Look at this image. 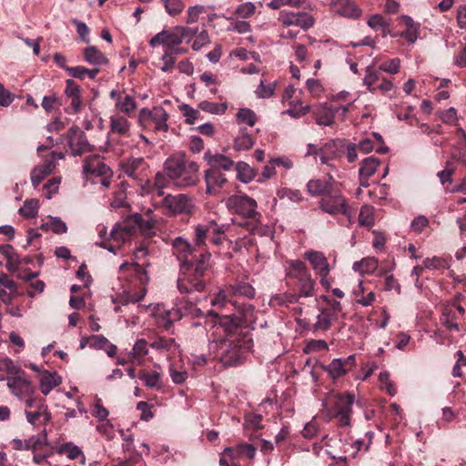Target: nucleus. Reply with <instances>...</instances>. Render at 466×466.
Returning <instances> with one entry per match:
<instances>
[{"label": "nucleus", "mask_w": 466, "mask_h": 466, "mask_svg": "<svg viewBox=\"0 0 466 466\" xmlns=\"http://www.w3.org/2000/svg\"><path fill=\"white\" fill-rule=\"evenodd\" d=\"M207 313L218 318L211 334L214 338L209 342V351L215 358L219 359L224 366L240 364L251 348L250 335L239 330L238 322L235 318L231 316L218 318V315L212 310H208Z\"/></svg>", "instance_id": "1"}, {"label": "nucleus", "mask_w": 466, "mask_h": 466, "mask_svg": "<svg viewBox=\"0 0 466 466\" xmlns=\"http://www.w3.org/2000/svg\"><path fill=\"white\" fill-rule=\"evenodd\" d=\"M119 271L122 276L128 275L130 286L112 298V302L116 304L114 310L116 313L122 312V306L141 301L147 293V284L149 280L146 269L137 263H123L119 267Z\"/></svg>", "instance_id": "2"}, {"label": "nucleus", "mask_w": 466, "mask_h": 466, "mask_svg": "<svg viewBox=\"0 0 466 466\" xmlns=\"http://www.w3.org/2000/svg\"><path fill=\"white\" fill-rule=\"evenodd\" d=\"M211 255L208 252L201 253L197 263H184L180 265V275L177 279V289L181 293L189 294L194 291L201 292L205 289V272L208 269Z\"/></svg>", "instance_id": "3"}, {"label": "nucleus", "mask_w": 466, "mask_h": 466, "mask_svg": "<svg viewBox=\"0 0 466 466\" xmlns=\"http://www.w3.org/2000/svg\"><path fill=\"white\" fill-rule=\"evenodd\" d=\"M286 284L291 291L302 298L315 296L316 281L311 277L306 264L299 259L286 262Z\"/></svg>", "instance_id": "4"}, {"label": "nucleus", "mask_w": 466, "mask_h": 466, "mask_svg": "<svg viewBox=\"0 0 466 466\" xmlns=\"http://www.w3.org/2000/svg\"><path fill=\"white\" fill-rule=\"evenodd\" d=\"M165 169L169 179L179 187L193 186L198 180V164L184 156L167 159Z\"/></svg>", "instance_id": "5"}, {"label": "nucleus", "mask_w": 466, "mask_h": 466, "mask_svg": "<svg viewBox=\"0 0 466 466\" xmlns=\"http://www.w3.org/2000/svg\"><path fill=\"white\" fill-rule=\"evenodd\" d=\"M354 402L355 395L353 393L333 394L330 404L326 409L328 418L329 420H336L337 425L340 428H350L352 405Z\"/></svg>", "instance_id": "6"}, {"label": "nucleus", "mask_w": 466, "mask_h": 466, "mask_svg": "<svg viewBox=\"0 0 466 466\" xmlns=\"http://www.w3.org/2000/svg\"><path fill=\"white\" fill-rule=\"evenodd\" d=\"M83 173L93 184L109 187L113 172L98 155H92L84 160Z\"/></svg>", "instance_id": "7"}, {"label": "nucleus", "mask_w": 466, "mask_h": 466, "mask_svg": "<svg viewBox=\"0 0 466 466\" xmlns=\"http://www.w3.org/2000/svg\"><path fill=\"white\" fill-rule=\"evenodd\" d=\"M318 206L322 212L331 216L343 215L349 218L352 217V209L340 187L321 198Z\"/></svg>", "instance_id": "8"}, {"label": "nucleus", "mask_w": 466, "mask_h": 466, "mask_svg": "<svg viewBox=\"0 0 466 466\" xmlns=\"http://www.w3.org/2000/svg\"><path fill=\"white\" fill-rule=\"evenodd\" d=\"M225 203L230 213L239 215L255 222H258L260 218V214L257 211V201L247 195L230 196L226 199Z\"/></svg>", "instance_id": "9"}, {"label": "nucleus", "mask_w": 466, "mask_h": 466, "mask_svg": "<svg viewBox=\"0 0 466 466\" xmlns=\"http://www.w3.org/2000/svg\"><path fill=\"white\" fill-rule=\"evenodd\" d=\"M168 114L162 106L142 108L138 114V124L144 129L166 132L168 129Z\"/></svg>", "instance_id": "10"}, {"label": "nucleus", "mask_w": 466, "mask_h": 466, "mask_svg": "<svg viewBox=\"0 0 466 466\" xmlns=\"http://www.w3.org/2000/svg\"><path fill=\"white\" fill-rule=\"evenodd\" d=\"M152 316L158 327L167 330L174 322L182 319L183 312L182 308L168 309L164 304H157L153 308Z\"/></svg>", "instance_id": "11"}, {"label": "nucleus", "mask_w": 466, "mask_h": 466, "mask_svg": "<svg viewBox=\"0 0 466 466\" xmlns=\"http://www.w3.org/2000/svg\"><path fill=\"white\" fill-rule=\"evenodd\" d=\"M340 186V183L330 174H327L324 178L310 179L307 183V191L312 197L321 196L323 198L331 191H335L336 187Z\"/></svg>", "instance_id": "12"}, {"label": "nucleus", "mask_w": 466, "mask_h": 466, "mask_svg": "<svg viewBox=\"0 0 466 466\" xmlns=\"http://www.w3.org/2000/svg\"><path fill=\"white\" fill-rule=\"evenodd\" d=\"M163 206L167 209V215L188 214L192 209L191 199L184 194L166 196Z\"/></svg>", "instance_id": "13"}, {"label": "nucleus", "mask_w": 466, "mask_h": 466, "mask_svg": "<svg viewBox=\"0 0 466 466\" xmlns=\"http://www.w3.org/2000/svg\"><path fill=\"white\" fill-rule=\"evenodd\" d=\"M173 254L180 261V265L184 263H197L195 248L187 239L182 237H177L170 240Z\"/></svg>", "instance_id": "14"}, {"label": "nucleus", "mask_w": 466, "mask_h": 466, "mask_svg": "<svg viewBox=\"0 0 466 466\" xmlns=\"http://www.w3.org/2000/svg\"><path fill=\"white\" fill-rule=\"evenodd\" d=\"M278 20L286 26H298L307 30L313 26V17L305 12H287L281 11L279 15Z\"/></svg>", "instance_id": "15"}, {"label": "nucleus", "mask_w": 466, "mask_h": 466, "mask_svg": "<svg viewBox=\"0 0 466 466\" xmlns=\"http://www.w3.org/2000/svg\"><path fill=\"white\" fill-rule=\"evenodd\" d=\"M66 138L73 156H78L89 150L90 145L86 135L78 127H71Z\"/></svg>", "instance_id": "16"}, {"label": "nucleus", "mask_w": 466, "mask_h": 466, "mask_svg": "<svg viewBox=\"0 0 466 466\" xmlns=\"http://www.w3.org/2000/svg\"><path fill=\"white\" fill-rule=\"evenodd\" d=\"M183 42L182 35L178 30V26L168 30H163L151 38L149 44L151 46H164L166 49L179 46Z\"/></svg>", "instance_id": "17"}, {"label": "nucleus", "mask_w": 466, "mask_h": 466, "mask_svg": "<svg viewBox=\"0 0 466 466\" xmlns=\"http://www.w3.org/2000/svg\"><path fill=\"white\" fill-rule=\"evenodd\" d=\"M7 386L13 395L19 400H24L33 395L35 389L32 383L25 376H15L7 379Z\"/></svg>", "instance_id": "18"}, {"label": "nucleus", "mask_w": 466, "mask_h": 466, "mask_svg": "<svg viewBox=\"0 0 466 466\" xmlns=\"http://www.w3.org/2000/svg\"><path fill=\"white\" fill-rule=\"evenodd\" d=\"M66 96L70 99V106L66 111L70 114H77L82 108V96L80 86L72 79L66 82Z\"/></svg>", "instance_id": "19"}, {"label": "nucleus", "mask_w": 466, "mask_h": 466, "mask_svg": "<svg viewBox=\"0 0 466 466\" xmlns=\"http://www.w3.org/2000/svg\"><path fill=\"white\" fill-rule=\"evenodd\" d=\"M205 181L207 184V193L216 195L222 188L227 179L219 170L209 168L206 171Z\"/></svg>", "instance_id": "20"}, {"label": "nucleus", "mask_w": 466, "mask_h": 466, "mask_svg": "<svg viewBox=\"0 0 466 466\" xmlns=\"http://www.w3.org/2000/svg\"><path fill=\"white\" fill-rule=\"evenodd\" d=\"M332 9L339 15L348 18H358L361 15V10L351 0H335Z\"/></svg>", "instance_id": "21"}, {"label": "nucleus", "mask_w": 466, "mask_h": 466, "mask_svg": "<svg viewBox=\"0 0 466 466\" xmlns=\"http://www.w3.org/2000/svg\"><path fill=\"white\" fill-rule=\"evenodd\" d=\"M304 257L309 261L312 268L318 275L321 273L329 274L330 266L322 252L310 250L305 252Z\"/></svg>", "instance_id": "22"}, {"label": "nucleus", "mask_w": 466, "mask_h": 466, "mask_svg": "<svg viewBox=\"0 0 466 466\" xmlns=\"http://www.w3.org/2000/svg\"><path fill=\"white\" fill-rule=\"evenodd\" d=\"M56 167V164L53 159H46L43 164L35 167L31 172V182L34 187H37L39 184L54 171Z\"/></svg>", "instance_id": "23"}, {"label": "nucleus", "mask_w": 466, "mask_h": 466, "mask_svg": "<svg viewBox=\"0 0 466 466\" xmlns=\"http://www.w3.org/2000/svg\"><path fill=\"white\" fill-rule=\"evenodd\" d=\"M205 160L210 166V168H215L217 170H230L234 162L228 157L221 154H211L210 152H206L204 155Z\"/></svg>", "instance_id": "24"}, {"label": "nucleus", "mask_w": 466, "mask_h": 466, "mask_svg": "<svg viewBox=\"0 0 466 466\" xmlns=\"http://www.w3.org/2000/svg\"><path fill=\"white\" fill-rule=\"evenodd\" d=\"M25 413L27 421L32 425H35L38 422H46L50 420V414L45 402H38V406L35 410H25Z\"/></svg>", "instance_id": "25"}, {"label": "nucleus", "mask_w": 466, "mask_h": 466, "mask_svg": "<svg viewBox=\"0 0 466 466\" xmlns=\"http://www.w3.org/2000/svg\"><path fill=\"white\" fill-rule=\"evenodd\" d=\"M151 349L161 354H169L174 352L177 344L173 338L157 337L149 343Z\"/></svg>", "instance_id": "26"}, {"label": "nucleus", "mask_w": 466, "mask_h": 466, "mask_svg": "<svg viewBox=\"0 0 466 466\" xmlns=\"http://www.w3.org/2000/svg\"><path fill=\"white\" fill-rule=\"evenodd\" d=\"M337 109H332L326 106H319L314 110L316 123L319 126L329 127L334 123Z\"/></svg>", "instance_id": "27"}, {"label": "nucleus", "mask_w": 466, "mask_h": 466, "mask_svg": "<svg viewBox=\"0 0 466 466\" xmlns=\"http://www.w3.org/2000/svg\"><path fill=\"white\" fill-rule=\"evenodd\" d=\"M61 377L56 372H44L40 377V390L44 395H47L50 391L61 383Z\"/></svg>", "instance_id": "28"}, {"label": "nucleus", "mask_w": 466, "mask_h": 466, "mask_svg": "<svg viewBox=\"0 0 466 466\" xmlns=\"http://www.w3.org/2000/svg\"><path fill=\"white\" fill-rule=\"evenodd\" d=\"M254 139L247 128L240 127L238 133L234 138L233 147L235 150L243 151L251 148L254 145Z\"/></svg>", "instance_id": "29"}, {"label": "nucleus", "mask_w": 466, "mask_h": 466, "mask_svg": "<svg viewBox=\"0 0 466 466\" xmlns=\"http://www.w3.org/2000/svg\"><path fill=\"white\" fill-rule=\"evenodd\" d=\"M400 19L404 22L406 30L398 34V35L405 38L410 44H414L419 35V25H416L412 18L408 15H401Z\"/></svg>", "instance_id": "30"}, {"label": "nucleus", "mask_w": 466, "mask_h": 466, "mask_svg": "<svg viewBox=\"0 0 466 466\" xmlns=\"http://www.w3.org/2000/svg\"><path fill=\"white\" fill-rule=\"evenodd\" d=\"M149 348L150 346L146 339H137L129 352L131 361L138 365L142 364L144 357L149 352Z\"/></svg>", "instance_id": "31"}, {"label": "nucleus", "mask_w": 466, "mask_h": 466, "mask_svg": "<svg viewBox=\"0 0 466 466\" xmlns=\"http://www.w3.org/2000/svg\"><path fill=\"white\" fill-rule=\"evenodd\" d=\"M83 55L85 60L90 65L102 66L108 63V59L104 53L94 46L85 48Z\"/></svg>", "instance_id": "32"}, {"label": "nucleus", "mask_w": 466, "mask_h": 466, "mask_svg": "<svg viewBox=\"0 0 466 466\" xmlns=\"http://www.w3.org/2000/svg\"><path fill=\"white\" fill-rule=\"evenodd\" d=\"M110 129L114 134L128 136L130 130V123L123 116H112L110 117Z\"/></svg>", "instance_id": "33"}, {"label": "nucleus", "mask_w": 466, "mask_h": 466, "mask_svg": "<svg viewBox=\"0 0 466 466\" xmlns=\"http://www.w3.org/2000/svg\"><path fill=\"white\" fill-rule=\"evenodd\" d=\"M145 166L143 157H132L123 165V172L134 179L139 178V169Z\"/></svg>", "instance_id": "34"}, {"label": "nucleus", "mask_w": 466, "mask_h": 466, "mask_svg": "<svg viewBox=\"0 0 466 466\" xmlns=\"http://www.w3.org/2000/svg\"><path fill=\"white\" fill-rule=\"evenodd\" d=\"M378 265V260L374 257H368L354 262L352 268L360 274H372L377 269Z\"/></svg>", "instance_id": "35"}, {"label": "nucleus", "mask_w": 466, "mask_h": 466, "mask_svg": "<svg viewBox=\"0 0 466 466\" xmlns=\"http://www.w3.org/2000/svg\"><path fill=\"white\" fill-rule=\"evenodd\" d=\"M336 316H334V312L330 309H322L319 314L317 316V320L314 324L315 330H328L333 320L336 319Z\"/></svg>", "instance_id": "36"}, {"label": "nucleus", "mask_w": 466, "mask_h": 466, "mask_svg": "<svg viewBox=\"0 0 466 466\" xmlns=\"http://www.w3.org/2000/svg\"><path fill=\"white\" fill-rule=\"evenodd\" d=\"M41 228L56 234H64L67 231L66 224L60 218L53 216H48V221L43 223Z\"/></svg>", "instance_id": "37"}, {"label": "nucleus", "mask_w": 466, "mask_h": 466, "mask_svg": "<svg viewBox=\"0 0 466 466\" xmlns=\"http://www.w3.org/2000/svg\"><path fill=\"white\" fill-rule=\"evenodd\" d=\"M116 107L120 112L130 116L137 108V102L132 96L126 94L116 97Z\"/></svg>", "instance_id": "38"}, {"label": "nucleus", "mask_w": 466, "mask_h": 466, "mask_svg": "<svg viewBox=\"0 0 466 466\" xmlns=\"http://www.w3.org/2000/svg\"><path fill=\"white\" fill-rule=\"evenodd\" d=\"M138 379L141 380L145 386L150 389H160L162 387L161 384V373L158 371H140L138 374Z\"/></svg>", "instance_id": "39"}, {"label": "nucleus", "mask_w": 466, "mask_h": 466, "mask_svg": "<svg viewBox=\"0 0 466 466\" xmlns=\"http://www.w3.org/2000/svg\"><path fill=\"white\" fill-rule=\"evenodd\" d=\"M324 370L334 380L349 372L342 362V358L333 359L329 364L324 367Z\"/></svg>", "instance_id": "40"}, {"label": "nucleus", "mask_w": 466, "mask_h": 466, "mask_svg": "<svg viewBox=\"0 0 466 466\" xmlns=\"http://www.w3.org/2000/svg\"><path fill=\"white\" fill-rule=\"evenodd\" d=\"M379 160L373 157H366L362 160L361 166L359 169V176L360 177H370L377 170Z\"/></svg>", "instance_id": "41"}, {"label": "nucleus", "mask_w": 466, "mask_h": 466, "mask_svg": "<svg viewBox=\"0 0 466 466\" xmlns=\"http://www.w3.org/2000/svg\"><path fill=\"white\" fill-rule=\"evenodd\" d=\"M323 152H326L332 159L339 157L345 148V142L343 140H331L326 143L322 147Z\"/></svg>", "instance_id": "42"}, {"label": "nucleus", "mask_w": 466, "mask_h": 466, "mask_svg": "<svg viewBox=\"0 0 466 466\" xmlns=\"http://www.w3.org/2000/svg\"><path fill=\"white\" fill-rule=\"evenodd\" d=\"M38 209V200L35 198H30L24 202V205L19 208L18 212L24 218H32L37 215Z\"/></svg>", "instance_id": "43"}, {"label": "nucleus", "mask_w": 466, "mask_h": 466, "mask_svg": "<svg viewBox=\"0 0 466 466\" xmlns=\"http://www.w3.org/2000/svg\"><path fill=\"white\" fill-rule=\"evenodd\" d=\"M357 303L362 306H370L375 299V294L370 291L366 296L364 294L363 281H360L358 287L353 290Z\"/></svg>", "instance_id": "44"}, {"label": "nucleus", "mask_w": 466, "mask_h": 466, "mask_svg": "<svg viewBox=\"0 0 466 466\" xmlns=\"http://www.w3.org/2000/svg\"><path fill=\"white\" fill-rule=\"evenodd\" d=\"M236 170L238 178L244 183H248L255 177L254 169L245 162H238Z\"/></svg>", "instance_id": "45"}, {"label": "nucleus", "mask_w": 466, "mask_h": 466, "mask_svg": "<svg viewBox=\"0 0 466 466\" xmlns=\"http://www.w3.org/2000/svg\"><path fill=\"white\" fill-rule=\"evenodd\" d=\"M199 108L205 112L214 114V115H223L226 113L228 109V104L224 103H214L209 101H202L199 104Z\"/></svg>", "instance_id": "46"}, {"label": "nucleus", "mask_w": 466, "mask_h": 466, "mask_svg": "<svg viewBox=\"0 0 466 466\" xmlns=\"http://www.w3.org/2000/svg\"><path fill=\"white\" fill-rule=\"evenodd\" d=\"M110 239L114 240L117 244V248H119V244L127 241L130 238V231L126 228L121 227L119 224H116L113 227L110 233Z\"/></svg>", "instance_id": "47"}, {"label": "nucleus", "mask_w": 466, "mask_h": 466, "mask_svg": "<svg viewBox=\"0 0 466 466\" xmlns=\"http://www.w3.org/2000/svg\"><path fill=\"white\" fill-rule=\"evenodd\" d=\"M236 117L238 124H247L249 127H253L257 122L255 112L249 108H240Z\"/></svg>", "instance_id": "48"}, {"label": "nucleus", "mask_w": 466, "mask_h": 466, "mask_svg": "<svg viewBox=\"0 0 466 466\" xmlns=\"http://www.w3.org/2000/svg\"><path fill=\"white\" fill-rule=\"evenodd\" d=\"M232 292L236 296H244L246 298L251 299L255 295L254 288L244 281L238 282L231 287Z\"/></svg>", "instance_id": "49"}, {"label": "nucleus", "mask_w": 466, "mask_h": 466, "mask_svg": "<svg viewBox=\"0 0 466 466\" xmlns=\"http://www.w3.org/2000/svg\"><path fill=\"white\" fill-rule=\"evenodd\" d=\"M91 414L99 421H105L107 420L109 411L103 406L101 399L97 397L95 399L94 403L91 406Z\"/></svg>", "instance_id": "50"}, {"label": "nucleus", "mask_w": 466, "mask_h": 466, "mask_svg": "<svg viewBox=\"0 0 466 466\" xmlns=\"http://www.w3.org/2000/svg\"><path fill=\"white\" fill-rule=\"evenodd\" d=\"M440 321L449 331H459V325L451 310L445 309L441 315Z\"/></svg>", "instance_id": "51"}, {"label": "nucleus", "mask_w": 466, "mask_h": 466, "mask_svg": "<svg viewBox=\"0 0 466 466\" xmlns=\"http://www.w3.org/2000/svg\"><path fill=\"white\" fill-rule=\"evenodd\" d=\"M179 110L185 117V122L188 125H192L199 117L200 113L197 109L193 108L187 104H182L179 106Z\"/></svg>", "instance_id": "52"}, {"label": "nucleus", "mask_w": 466, "mask_h": 466, "mask_svg": "<svg viewBox=\"0 0 466 466\" xmlns=\"http://www.w3.org/2000/svg\"><path fill=\"white\" fill-rule=\"evenodd\" d=\"M161 1L164 4L167 13L171 16L177 15L178 14H180L183 11V9L185 7V5L181 0H161Z\"/></svg>", "instance_id": "53"}, {"label": "nucleus", "mask_w": 466, "mask_h": 466, "mask_svg": "<svg viewBox=\"0 0 466 466\" xmlns=\"http://www.w3.org/2000/svg\"><path fill=\"white\" fill-rule=\"evenodd\" d=\"M380 387L386 390L390 396H394L397 392L394 384L390 380V373L386 370L379 374Z\"/></svg>", "instance_id": "54"}, {"label": "nucleus", "mask_w": 466, "mask_h": 466, "mask_svg": "<svg viewBox=\"0 0 466 466\" xmlns=\"http://www.w3.org/2000/svg\"><path fill=\"white\" fill-rule=\"evenodd\" d=\"M300 296H299L298 292H289L285 293L283 295H276L271 299V302L279 306L286 305L288 303H294L296 302Z\"/></svg>", "instance_id": "55"}, {"label": "nucleus", "mask_w": 466, "mask_h": 466, "mask_svg": "<svg viewBox=\"0 0 466 466\" xmlns=\"http://www.w3.org/2000/svg\"><path fill=\"white\" fill-rule=\"evenodd\" d=\"M255 10L256 6L253 3L246 2L236 8L234 15L238 18L245 19L250 17L255 13Z\"/></svg>", "instance_id": "56"}, {"label": "nucleus", "mask_w": 466, "mask_h": 466, "mask_svg": "<svg viewBox=\"0 0 466 466\" xmlns=\"http://www.w3.org/2000/svg\"><path fill=\"white\" fill-rule=\"evenodd\" d=\"M236 451L233 448H226L219 459L220 466H238L235 460L237 459Z\"/></svg>", "instance_id": "57"}, {"label": "nucleus", "mask_w": 466, "mask_h": 466, "mask_svg": "<svg viewBox=\"0 0 466 466\" xmlns=\"http://www.w3.org/2000/svg\"><path fill=\"white\" fill-rule=\"evenodd\" d=\"M209 239L208 229L205 224H198L195 228V245L201 247L206 244V240Z\"/></svg>", "instance_id": "58"}, {"label": "nucleus", "mask_w": 466, "mask_h": 466, "mask_svg": "<svg viewBox=\"0 0 466 466\" xmlns=\"http://www.w3.org/2000/svg\"><path fill=\"white\" fill-rule=\"evenodd\" d=\"M424 268L428 269H440L449 267L447 259L440 257L427 258L423 260Z\"/></svg>", "instance_id": "59"}, {"label": "nucleus", "mask_w": 466, "mask_h": 466, "mask_svg": "<svg viewBox=\"0 0 466 466\" xmlns=\"http://www.w3.org/2000/svg\"><path fill=\"white\" fill-rule=\"evenodd\" d=\"M280 198H287L291 202L299 203L302 201L303 197L299 190L284 187L279 191Z\"/></svg>", "instance_id": "60"}, {"label": "nucleus", "mask_w": 466, "mask_h": 466, "mask_svg": "<svg viewBox=\"0 0 466 466\" xmlns=\"http://www.w3.org/2000/svg\"><path fill=\"white\" fill-rule=\"evenodd\" d=\"M275 87V83L265 84V82L261 80L255 93L259 98H268L273 96Z\"/></svg>", "instance_id": "61"}, {"label": "nucleus", "mask_w": 466, "mask_h": 466, "mask_svg": "<svg viewBox=\"0 0 466 466\" xmlns=\"http://www.w3.org/2000/svg\"><path fill=\"white\" fill-rule=\"evenodd\" d=\"M169 375L171 380L176 384H181L186 381L188 377L187 371L185 370H177L175 364L169 365Z\"/></svg>", "instance_id": "62"}, {"label": "nucleus", "mask_w": 466, "mask_h": 466, "mask_svg": "<svg viewBox=\"0 0 466 466\" xmlns=\"http://www.w3.org/2000/svg\"><path fill=\"white\" fill-rule=\"evenodd\" d=\"M379 73L374 71L371 66H368L363 78V84L368 87L370 92H374L376 88L372 87V86L379 80Z\"/></svg>", "instance_id": "63"}, {"label": "nucleus", "mask_w": 466, "mask_h": 466, "mask_svg": "<svg viewBox=\"0 0 466 466\" xmlns=\"http://www.w3.org/2000/svg\"><path fill=\"white\" fill-rule=\"evenodd\" d=\"M390 21V19L386 18L381 15L376 14L369 18L367 24L370 28L374 30H379L382 27H385Z\"/></svg>", "instance_id": "64"}]
</instances>
